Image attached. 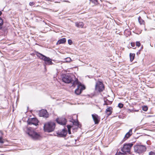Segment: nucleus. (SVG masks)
<instances>
[{"label":"nucleus","mask_w":155,"mask_h":155,"mask_svg":"<svg viewBox=\"0 0 155 155\" xmlns=\"http://www.w3.org/2000/svg\"><path fill=\"white\" fill-rule=\"evenodd\" d=\"M26 132L29 137L34 140L39 139L41 136L39 134L32 130L31 128H26Z\"/></svg>","instance_id":"nucleus-1"},{"label":"nucleus","mask_w":155,"mask_h":155,"mask_svg":"<svg viewBox=\"0 0 155 155\" xmlns=\"http://www.w3.org/2000/svg\"><path fill=\"white\" fill-rule=\"evenodd\" d=\"M55 127V123L54 122L50 121L44 124V130L45 132H50L54 130Z\"/></svg>","instance_id":"nucleus-2"},{"label":"nucleus","mask_w":155,"mask_h":155,"mask_svg":"<svg viewBox=\"0 0 155 155\" xmlns=\"http://www.w3.org/2000/svg\"><path fill=\"white\" fill-rule=\"evenodd\" d=\"M36 55L40 59L44 61V64L45 66L46 65H52L53 64L52 62L51 59L49 57H46L38 52H36Z\"/></svg>","instance_id":"nucleus-3"},{"label":"nucleus","mask_w":155,"mask_h":155,"mask_svg":"<svg viewBox=\"0 0 155 155\" xmlns=\"http://www.w3.org/2000/svg\"><path fill=\"white\" fill-rule=\"evenodd\" d=\"M134 151L137 154H140L145 152L147 150L146 146L137 145L134 146Z\"/></svg>","instance_id":"nucleus-4"},{"label":"nucleus","mask_w":155,"mask_h":155,"mask_svg":"<svg viewBox=\"0 0 155 155\" xmlns=\"http://www.w3.org/2000/svg\"><path fill=\"white\" fill-rule=\"evenodd\" d=\"M104 89V86L102 81H98L96 82L95 86V90L97 91L101 92Z\"/></svg>","instance_id":"nucleus-5"},{"label":"nucleus","mask_w":155,"mask_h":155,"mask_svg":"<svg viewBox=\"0 0 155 155\" xmlns=\"http://www.w3.org/2000/svg\"><path fill=\"white\" fill-rule=\"evenodd\" d=\"M133 143H129L125 144L121 149V151L123 153H122L123 154H125L127 153H129L130 151V148L133 146Z\"/></svg>","instance_id":"nucleus-6"},{"label":"nucleus","mask_w":155,"mask_h":155,"mask_svg":"<svg viewBox=\"0 0 155 155\" xmlns=\"http://www.w3.org/2000/svg\"><path fill=\"white\" fill-rule=\"evenodd\" d=\"M63 82L66 83H69L72 82V78L69 74H64L62 76Z\"/></svg>","instance_id":"nucleus-7"},{"label":"nucleus","mask_w":155,"mask_h":155,"mask_svg":"<svg viewBox=\"0 0 155 155\" xmlns=\"http://www.w3.org/2000/svg\"><path fill=\"white\" fill-rule=\"evenodd\" d=\"M27 123L29 125L33 124L37 126L38 125V121L36 118H31L28 120Z\"/></svg>","instance_id":"nucleus-8"},{"label":"nucleus","mask_w":155,"mask_h":155,"mask_svg":"<svg viewBox=\"0 0 155 155\" xmlns=\"http://www.w3.org/2000/svg\"><path fill=\"white\" fill-rule=\"evenodd\" d=\"M57 134L58 137H64L66 136L67 134V131L66 130L63 129L61 131L58 132Z\"/></svg>","instance_id":"nucleus-9"},{"label":"nucleus","mask_w":155,"mask_h":155,"mask_svg":"<svg viewBox=\"0 0 155 155\" xmlns=\"http://www.w3.org/2000/svg\"><path fill=\"white\" fill-rule=\"evenodd\" d=\"M56 121L58 124L62 125H65L66 123V120L65 118H58Z\"/></svg>","instance_id":"nucleus-10"},{"label":"nucleus","mask_w":155,"mask_h":155,"mask_svg":"<svg viewBox=\"0 0 155 155\" xmlns=\"http://www.w3.org/2000/svg\"><path fill=\"white\" fill-rule=\"evenodd\" d=\"M92 116L95 124H98L100 121V117L96 114H92Z\"/></svg>","instance_id":"nucleus-11"},{"label":"nucleus","mask_w":155,"mask_h":155,"mask_svg":"<svg viewBox=\"0 0 155 155\" xmlns=\"http://www.w3.org/2000/svg\"><path fill=\"white\" fill-rule=\"evenodd\" d=\"M39 116L40 117H43L47 118L48 117V114L46 110H42L40 111Z\"/></svg>","instance_id":"nucleus-12"},{"label":"nucleus","mask_w":155,"mask_h":155,"mask_svg":"<svg viewBox=\"0 0 155 155\" xmlns=\"http://www.w3.org/2000/svg\"><path fill=\"white\" fill-rule=\"evenodd\" d=\"M132 134V129H130L125 135L123 139L124 141H125L129 138Z\"/></svg>","instance_id":"nucleus-13"},{"label":"nucleus","mask_w":155,"mask_h":155,"mask_svg":"<svg viewBox=\"0 0 155 155\" xmlns=\"http://www.w3.org/2000/svg\"><path fill=\"white\" fill-rule=\"evenodd\" d=\"M66 39L65 38H63L58 40L57 42L56 45H60L66 42Z\"/></svg>","instance_id":"nucleus-14"},{"label":"nucleus","mask_w":155,"mask_h":155,"mask_svg":"<svg viewBox=\"0 0 155 155\" xmlns=\"http://www.w3.org/2000/svg\"><path fill=\"white\" fill-rule=\"evenodd\" d=\"M112 107H108L106 109V112L108 116L110 115L112 113Z\"/></svg>","instance_id":"nucleus-15"},{"label":"nucleus","mask_w":155,"mask_h":155,"mask_svg":"<svg viewBox=\"0 0 155 155\" xmlns=\"http://www.w3.org/2000/svg\"><path fill=\"white\" fill-rule=\"evenodd\" d=\"M71 83H73L72 86L74 87H75L76 85H77L78 86L81 84V83L78 81V79H76L74 81H73V80L72 82Z\"/></svg>","instance_id":"nucleus-16"},{"label":"nucleus","mask_w":155,"mask_h":155,"mask_svg":"<svg viewBox=\"0 0 155 155\" xmlns=\"http://www.w3.org/2000/svg\"><path fill=\"white\" fill-rule=\"evenodd\" d=\"M75 26L78 28H82L84 26V24L82 22H76L75 23Z\"/></svg>","instance_id":"nucleus-17"},{"label":"nucleus","mask_w":155,"mask_h":155,"mask_svg":"<svg viewBox=\"0 0 155 155\" xmlns=\"http://www.w3.org/2000/svg\"><path fill=\"white\" fill-rule=\"evenodd\" d=\"M79 86H78L77 87V88L76 89L75 91V93L77 95H78L80 94L81 93V91L80 89L79 88Z\"/></svg>","instance_id":"nucleus-18"},{"label":"nucleus","mask_w":155,"mask_h":155,"mask_svg":"<svg viewBox=\"0 0 155 155\" xmlns=\"http://www.w3.org/2000/svg\"><path fill=\"white\" fill-rule=\"evenodd\" d=\"M104 105H110L112 103V102L111 101H110L107 100L106 101H104Z\"/></svg>","instance_id":"nucleus-19"},{"label":"nucleus","mask_w":155,"mask_h":155,"mask_svg":"<svg viewBox=\"0 0 155 155\" xmlns=\"http://www.w3.org/2000/svg\"><path fill=\"white\" fill-rule=\"evenodd\" d=\"M135 54L133 53H130V61H132L134 59Z\"/></svg>","instance_id":"nucleus-20"},{"label":"nucleus","mask_w":155,"mask_h":155,"mask_svg":"<svg viewBox=\"0 0 155 155\" xmlns=\"http://www.w3.org/2000/svg\"><path fill=\"white\" fill-rule=\"evenodd\" d=\"M67 127L68 129V134H71L70 129L71 128H72L73 129H74V127L73 126H71L69 125H68L67 126Z\"/></svg>","instance_id":"nucleus-21"},{"label":"nucleus","mask_w":155,"mask_h":155,"mask_svg":"<svg viewBox=\"0 0 155 155\" xmlns=\"http://www.w3.org/2000/svg\"><path fill=\"white\" fill-rule=\"evenodd\" d=\"M138 21L140 25L144 24L145 23L144 21L141 18L140 16L138 18Z\"/></svg>","instance_id":"nucleus-22"},{"label":"nucleus","mask_w":155,"mask_h":155,"mask_svg":"<svg viewBox=\"0 0 155 155\" xmlns=\"http://www.w3.org/2000/svg\"><path fill=\"white\" fill-rule=\"evenodd\" d=\"M78 86H79V88H80V90H81V92L83 90H84L85 88V87L83 85H82L81 83Z\"/></svg>","instance_id":"nucleus-23"},{"label":"nucleus","mask_w":155,"mask_h":155,"mask_svg":"<svg viewBox=\"0 0 155 155\" xmlns=\"http://www.w3.org/2000/svg\"><path fill=\"white\" fill-rule=\"evenodd\" d=\"M3 24V20L0 17V29H2V28Z\"/></svg>","instance_id":"nucleus-24"},{"label":"nucleus","mask_w":155,"mask_h":155,"mask_svg":"<svg viewBox=\"0 0 155 155\" xmlns=\"http://www.w3.org/2000/svg\"><path fill=\"white\" fill-rule=\"evenodd\" d=\"M71 60L70 57H68L64 59V61L66 62H69L71 61Z\"/></svg>","instance_id":"nucleus-25"},{"label":"nucleus","mask_w":155,"mask_h":155,"mask_svg":"<svg viewBox=\"0 0 155 155\" xmlns=\"http://www.w3.org/2000/svg\"><path fill=\"white\" fill-rule=\"evenodd\" d=\"M73 124L74 125H75L77 126V129L78 127H79V123L78 121H74L73 122Z\"/></svg>","instance_id":"nucleus-26"},{"label":"nucleus","mask_w":155,"mask_h":155,"mask_svg":"<svg viewBox=\"0 0 155 155\" xmlns=\"http://www.w3.org/2000/svg\"><path fill=\"white\" fill-rule=\"evenodd\" d=\"M149 155H155V152L153 151H150L149 153Z\"/></svg>","instance_id":"nucleus-27"},{"label":"nucleus","mask_w":155,"mask_h":155,"mask_svg":"<svg viewBox=\"0 0 155 155\" xmlns=\"http://www.w3.org/2000/svg\"><path fill=\"white\" fill-rule=\"evenodd\" d=\"M140 43L139 41H136V45L138 47H139L140 46Z\"/></svg>","instance_id":"nucleus-28"},{"label":"nucleus","mask_w":155,"mask_h":155,"mask_svg":"<svg viewBox=\"0 0 155 155\" xmlns=\"http://www.w3.org/2000/svg\"><path fill=\"white\" fill-rule=\"evenodd\" d=\"M90 1L94 4H96L97 2V0H90Z\"/></svg>","instance_id":"nucleus-29"},{"label":"nucleus","mask_w":155,"mask_h":155,"mask_svg":"<svg viewBox=\"0 0 155 155\" xmlns=\"http://www.w3.org/2000/svg\"><path fill=\"white\" fill-rule=\"evenodd\" d=\"M68 44L70 45H71L73 43L71 39H69L68 40Z\"/></svg>","instance_id":"nucleus-30"},{"label":"nucleus","mask_w":155,"mask_h":155,"mask_svg":"<svg viewBox=\"0 0 155 155\" xmlns=\"http://www.w3.org/2000/svg\"><path fill=\"white\" fill-rule=\"evenodd\" d=\"M4 142L2 137H0V143H3Z\"/></svg>","instance_id":"nucleus-31"},{"label":"nucleus","mask_w":155,"mask_h":155,"mask_svg":"<svg viewBox=\"0 0 155 155\" xmlns=\"http://www.w3.org/2000/svg\"><path fill=\"white\" fill-rule=\"evenodd\" d=\"M142 110L144 111H147L148 109V107H141Z\"/></svg>","instance_id":"nucleus-32"},{"label":"nucleus","mask_w":155,"mask_h":155,"mask_svg":"<svg viewBox=\"0 0 155 155\" xmlns=\"http://www.w3.org/2000/svg\"><path fill=\"white\" fill-rule=\"evenodd\" d=\"M34 4V3L33 2H30L29 3V5L30 6H32Z\"/></svg>","instance_id":"nucleus-33"},{"label":"nucleus","mask_w":155,"mask_h":155,"mask_svg":"<svg viewBox=\"0 0 155 155\" xmlns=\"http://www.w3.org/2000/svg\"><path fill=\"white\" fill-rule=\"evenodd\" d=\"M123 105L122 104L120 103L118 104L117 107H123Z\"/></svg>","instance_id":"nucleus-34"},{"label":"nucleus","mask_w":155,"mask_h":155,"mask_svg":"<svg viewBox=\"0 0 155 155\" xmlns=\"http://www.w3.org/2000/svg\"><path fill=\"white\" fill-rule=\"evenodd\" d=\"M131 46L133 47H134L135 46V43L134 42H131Z\"/></svg>","instance_id":"nucleus-35"},{"label":"nucleus","mask_w":155,"mask_h":155,"mask_svg":"<svg viewBox=\"0 0 155 155\" xmlns=\"http://www.w3.org/2000/svg\"><path fill=\"white\" fill-rule=\"evenodd\" d=\"M141 50H139V51L137 53V55H138L140 54V51Z\"/></svg>","instance_id":"nucleus-36"},{"label":"nucleus","mask_w":155,"mask_h":155,"mask_svg":"<svg viewBox=\"0 0 155 155\" xmlns=\"http://www.w3.org/2000/svg\"><path fill=\"white\" fill-rule=\"evenodd\" d=\"M0 133L2 134V135H3V133L2 131H0Z\"/></svg>","instance_id":"nucleus-37"},{"label":"nucleus","mask_w":155,"mask_h":155,"mask_svg":"<svg viewBox=\"0 0 155 155\" xmlns=\"http://www.w3.org/2000/svg\"><path fill=\"white\" fill-rule=\"evenodd\" d=\"M2 14V12L1 11H0V16Z\"/></svg>","instance_id":"nucleus-38"},{"label":"nucleus","mask_w":155,"mask_h":155,"mask_svg":"<svg viewBox=\"0 0 155 155\" xmlns=\"http://www.w3.org/2000/svg\"><path fill=\"white\" fill-rule=\"evenodd\" d=\"M142 107H147V106H146L144 105V106H142Z\"/></svg>","instance_id":"nucleus-39"},{"label":"nucleus","mask_w":155,"mask_h":155,"mask_svg":"<svg viewBox=\"0 0 155 155\" xmlns=\"http://www.w3.org/2000/svg\"><path fill=\"white\" fill-rule=\"evenodd\" d=\"M143 46H142V47H141V49H142V48H143Z\"/></svg>","instance_id":"nucleus-40"},{"label":"nucleus","mask_w":155,"mask_h":155,"mask_svg":"<svg viewBox=\"0 0 155 155\" xmlns=\"http://www.w3.org/2000/svg\"><path fill=\"white\" fill-rule=\"evenodd\" d=\"M143 46H142V47H141V49H142V48H143Z\"/></svg>","instance_id":"nucleus-41"},{"label":"nucleus","mask_w":155,"mask_h":155,"mask_svg":"<svg viewBox=\"0 0 155 155\" xmlns=\"http://www.w3.org/2000/svg\"><path fill=\"white\" fill-rule=\"evenodd\" d=\"M120 107V108H122V107Z\"/></svg>","instance_id":"nucleus-42"},{"label":"nucleus","mask_w":155,"mask_h":155,"mask_svg":"<svg viewBox=\"0 0 155 155\" xmlns=\"http://www.w3.org/2000/svg\"><path fill=\"white\" fill-rule=\"evenodd\" d=\"M88 77H89V78H91L90 77H89L88 76Z\"/></svg>","instance_id":"nucleus-43"}]
</instances>
